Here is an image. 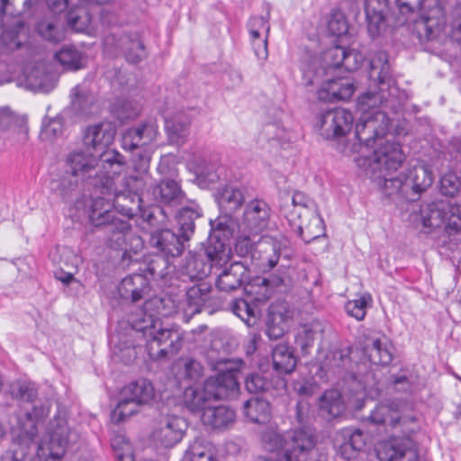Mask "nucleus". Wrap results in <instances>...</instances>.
I'll list each match as a JSON object with an SVG mask.
<instances>
[{
  "mask_svg": "<svg viewBox=\"0 0 461 461\" xmlns=\"http://www.w3.org/2000/svg\"><path fill=\"white\" fill-rule=\"evenodd\" d=\"M153 301H146L144 309L148 310ZM128 322L132 330L141 333L146 340V349L152 360L166 361L176 355L183 347L185 332L177 326L163 327L159 319L146 311H140L129 317Z\"/></svg>",
  "mask_w": 461,
  "mask_h": 461,
  "instance_id": "f03ea898",
  "label": "nucleus"
},
{
  "mask_svg": "<svg viewBox=\"0 0 461 461\" xmlns=\"http://www.w3.org/2000/svg\"><path fill=\"white\" fill-rule=\"evenodd\" d=\"M23 84L32 91L49 93L55 87L56 80L44 68L35 67L26 70Z\"/></svg>",
  "mask_w": 461,
  "mask_h": 461,
  "instance_id": "c9c22d12",
  "label": "nucleus"
},
{
  "mask_svg": "<svg viewBox=\"0 0 461 461\" xmlns=\"http://www.w3.org/2000/svg\"><path fill=\"white\" fill-rule=\"evenodd\" d=\"M447 205L444 202L431 203L420 210V218L425 233L429 234L444 225Z\"/></svg>",
  "mask_w": 461,
  "mask_h": 461,
  "instance_id": "7c9ffc66",
  "label": "nucleus"
},
{
  "mask_svg": "<svg viewBox=\"0 0 461 461\" xmlns=\"http://www.w3.org/2000/svg\"><path fill=\"white\" fill-rule=\"evenodd\" d=\"M150 292L149 280L144 274L134 273L124 277L119 286L118 293L124 300L137 303L145 300Z\"/></svg>",
  "mask_w": 461,
  "mask_h": 461,
  "instance_id": "4be33fe9",
  "label": "nucleus"
},
{
  "mask_svg": "<svg viewBox=\"0 0 461 461\" xmlns=\"http://www.w3.org/2000/svg\"><path fill=\"white\" fill-rule=\"evenodd\" d=\"M55 59L68 70H78L85 65L86 59L74 46H65L55 54Z\"/></svg>",
  "mask_w": 461,
  "mask_h": 461,
  "instance_id": "de8ad7c7",
  "label": "nucleus"
},
{
  "mask_svg": "<svg viewBox=\"0 0 461 461\" xmlns=\"http://www.w3.org/2000/svg\"><path fill=\"white\" fill-rule=\"evenodd\" d=\"M366 160L373 171L380 172L378 177L384 180V176L389 178L388 176L402 166L405 156L398 142L386 140Z\"/></svg>",
  "mask_w": 461,
  "mask_h": 461,
  "instance_id": "4468645a",
  "label": "nucleus"
},
{
  "mask_svg": "<svg viewBox=\"0 0 461 461\" xmlns=\"http://www.w3.org/2000/svg\"><path fill=\"white\" fill-rule=\"evenodd\" d=\"M186 461H217L212 454L210 446L202 438H196L185 450Z\"/></svg>",
  "mask_w": 461,
  "mask_h": 461,
  "instance_id": "864d4df0",
  "label": "nucleus"
},
{
  "mask_svg": "<svg viewBox=\"0 0 461 461\" xmlns=\"http://www.w3.org/2000/svg\"><path fill=\"white\" fill-rule=\"evenodd\" d=\"M342 442L339 439L335 442L336 453L345 460H351L357 456L358 453L366 446V438L362 430L356 429H344L341 430Z\"/></svg>",
  "mask_w": 461,
  "mask_h": 461,
  "instance_id": "5701e85b",
  "label": "nucleus"
},
{
  "mask_svg": "<svg viewBox=\"0 0 461 461\" xmlns=\"http://www.w3.org/2000/svg\"><path fill=\"white\" fill-rule=\"evenodd\" d=\"M189 123V120L182 114L166 118L165 129L169 141L176 145L182 144L188 134Z\"/></svg>",
  "mask_w": 461,
  "mask_h": 461,
  "instance_id": "a19ab883",
  "label": "nucleus"
},
{
  "mask_svg": "<svg viewBox=\"0 0 461 461\" xmlns=\"http://www.w3.org/2000/svg\"><path fill=\"white\" fill-rule=\"evenodd\" d=\"M113 112L116 118L124 122L135 119L140 113V106L133 101H122L115 105Z\"/></svg>",
  "mask_w": 461,
  "mask_h": 461,
  "instance_id": "774afa93",
  "label": "nucleus"
},
{
  "mask_svg": "<svg viewBox=\"0 0 461 461\" xmlns=\"http://www.w3.org/2000/svg\"><path fill=\"white\" fill-rule=\"evenodd\" d=\"M206 392L213 400H227L237 396L240 385L238 377L230 373H219L205 381Z\"/></svg>",
  "mask_w": 461,
  "mask_h": 461,
  "instance_id": "412c9836",
  "label": "nucleus"
},
{
  "mask_svg": "<svg viewBox=\"0 0 461 461\" xmlns=\"http://www.w3.org/2000/svg\"><path fill=\"white\" fill-rule=\"evenodd\" d=\"M321 110L320 127L327 139L344 137L351 131L354 122L351 112L341 107Z\"/></svg>",
  "mask_w": 461,
  "mask_h": 461,
  "instance_id": "2eb2a0df",
  "label": "nucleus"
},
{
  "mask_svg": "<svg viewBox=\"0 0 461 461\" xmlns=\"http://www.w3.org/2000/svg\"><path fill=\"white\" fill-rule=\"evenodd\" d=\"M139 404L131 401L130 398L123 397L122 393L121 399L119 400L116 407L112 411V420L116 423L123 422L131 415L139 411Z\"/></svg>",
  "mask_w": 461,
  "mask_h": 461,
  "instance_id": "4d7b16f0",
  "label": "nucleus"
},
{
  "mask_svg": "<svg viewBox=\"0 0 461 461\" xmlns=\"http://www.w3.org/2000/svg\"><path fill=\"white\" fill-rule=\"evenodd\" d=\"M68 170L80 176L81 181H90L99 189L103 177L118 175L126 164L124 157L115 149H105L98 156L84 147L71 151L66 159Z\"/></svg>",
  "mask_w": 461,
  "mask_h": 461,
  "instance_id": "7ed1b4c3",
  "label": "nucleus"
},
{
  "mask_svg": "<svg viewBox=\"0 0 461 461\" xmlns=\"http://www.w3.org/2000/svg\"><path fill=\"white\" fill-rule=\"evenodd\" d=\"M68 25L76 32H85L92 22V16L85 8L70 10L67 14Z\"/></svg>",
  "mask_w": 461,
  "mask_h": 461,
  "instance_id": "052dcab7",
  "label": "nucleus"
},
{
  "mask_svg": "<svg viewBox=\"0 0 461 461\" xmlns=\"http://www.w3.org/2000/svg\"><path fill=\"white\" fill-rule=\"evenodd\" d=\"M376 456L380 461H418L411 441L392 435L388 439L375 446Z\"/></svg>",
  "mask_w": 461,
  "mask_h": 461,
  "instance_id": "f3484780",
  "label": "nucleus"
},
{
  "mask_svg": "<svg viewBox=\"0 0 461 461\" xmlns=\"http://www.w3.org/2000/svg\"><path fill=\"white\" fill-rule=\"evenodd\" d=\"M201 420L206 426L213 429H223L234 422L235 412L224 405L215 407L209 405L202 412Z\"/></svg>",
  "mask_w": 461,
  "mask_h": 461,
  "instance_id": "473e14b6",
  "label": "nucleus"
},
{
  "mask_svg": "<svg viewBox=\"0 0 461 461\" xmlns=\"http://www.w3.org/2000/svg\"><path fill=\"white\" fill-rule=\"evenodd\" d=\"M104 44L107 51L122 53L130 63H139L146 57L144 45L137 34L109 35Z\"/></svg>",
  "mask_w": 461,
  "mask_h": 461,
  "instance_id": "a211bd4d",
  "label": "nucleus"
},
{
  "mask_svg": "<svg viewBox=\"0 0 461 461\" xmlns=\"http://www.w3.org/2000/svg\"><path fill=\"white\" fill-rule=\"evenodd\" d=\"M123 397H128L139 405L149 403L153 400L155 391L147 379H140L125 385L122 391Z\"/></svg>",
  "mask_w": 461,
  "mask_h": 461,
  "instance_id": "e433bc0d",
  "label": "nucleus"
},
{
  "mask_svg": "<svg viewBox=\"0 0 461 461\" xmlns=\"http://www.w3.org/2000/svg\"><path fill=\"white\" fill-rule=\"evenodd\" d=\"M150 179V176L131 174L122 179V190L143 198L142 192L149 184Z\"/></svg>",
  "mask_w": 461,
  "mask_h": 461,
  "instance_id": "680f3d73",
  "label": "nucleus"
},
{
  "mask_svg": "<svg viewBox=\"0 0 461 461\" xmlns=\"http://www.w3.org/2000/svg\"><path fill=\"white\" fill-rule=\"evenodd\" d=\"M294 311L289 307L285 302H279L272 303L268 311V319L271 321L282 323L283 325H288V322L292 320Z\"/></svg>",
  "mask_w": 461,
  "mask_h": 461,
  "instance_id": "69168bd1",
  "label": "nucleus"
},
{
  "mask_svg": "<svg viewBox=\"0 0 461 461\" xmlns=\"http://www.w3.org/2000/svg\"><path fill=\"white\" fill-rule=\"evenodd\" d=\"M211 269L212 265L206 261L203 254L190 255L184 267L185 275L190 280L197 282H204L203 278L211 273Z\"/></svg>",
  "mask_w": 461,
  "mask_h": 461,
  "instance_id": "a18cd8bd",
  "label": "nucleus"
},
{
  "mask_svg": "<svg viewBox=\"0 0 461 461\" xmlns=\"http://www.w3.org/2000/svg\"><path fill=\"white\" fill-rule=\"evenodd\" d=\"M424 0H392L393 11H396V23L403 24L408 15L417 13Z\"/></svg>",
  "mask_w": 461,
  "mask_h": 461,
  "instance_id": "13d9d810",
  "label": "nucleus"
},
{
  "mask_svg": "<svg viewBox=\"0 0 461 461\" xmlns=\"http://www.w3.org/2000/svg\"><path fill=\"white\" fill-rule=\"evenodd\" d=\"M280 258L279 245L269 240H263L256 245L252 253V264L260 271H270Z\"/></svg>",
  "mask_w": 461,
  "mask_h": 461,
  "instance_id": "b1692460",
  "label": "nucleus"
},
{
  "mask_svg": "<svg viewBox=\"0 0 461 461\" xmlns=\"http://www.w3.org/2000/svg\"><path fill=\"white\" fill-rule=\"evenodd\" d=\"M187 428V421L180 416H163L151 433V440L158 448H171L183 439Z\"/></svg>",
  "mask_w": 461,
  "mask_h": 461,
  "instance_id": "f8f14e48",
  "label": "nucleus"
},
{
  "mask_svg": "<svg viewBox=\"0 0 461 461\" xmlns=\"http://www.w3.org/2000/svg\"><path fill=\"white\" fill-rule=\"evenodd\" d=\"M270 217V208L267 203L260 199H255L249 203L244 212V219L248 226L255 231L264 230Z\"/></svg>",
  "mask_w": 461,
  "mask_h": 461,
  "instance_id": "c756f323",
  "label": "nucleus"
},
{
  "mask_svg": "<svg viewBox=\"0 0 461 461\" xmlns=\"http://www.w3.org/2000/svg\"><path fill=\"white\" fill-rule=\"evenodd\" d=\"M414 30L420 40L431 41L442 32L447 23L444 5L440 0H424L417 11Z\"/></svg>",
  "mask_w": 461,
  "mask_h": 461,
  "instance_id": "9d476101",
  "label": "nucleus"
},
{
  "mask_svg": "<svg viewBox=\"0 0 461 461\" xmlns=\"http://www.w3.org/2000/svg\"><path fill=\"white\" fill-rule=\"evenodd\" d=\"M273 366L281 374H289L296 366V358L293 350L285 344L276 346L272 352Z\"/></svg>",
  "mask_w": 461,
  "mask_h": 461,
  "instance_id": "37998d69",
  "label": "nucleus"
},
{
  "mask_svg": "<svg viewBox=\"0 0 461 461\" xmlns=\"http://www.w3.org/2000/svg\"><path fill=\"white\" fill-rule=\"evenodd\" d=\"M392 346L380 339H374L364 348L370 363L376 366H388L393 361Z\"/></svg>",
  "mask_w": 461,
  "mask_h": 461,
  "instance_id": "79ce46f5",
  "label": "nucleus"
},
{
  "mask_svg": "<svg viewBox=\"0 0 461 461\" xmlns=\"http://www.w3.org/2000/svg\"><path fill=\"white\" fill-rule=\"evenodd\" d=\"M312 45H304L302 49L301 54V71L303 75V85L308 92L315 93V79H316V50L315 44L312 38H309Z\"/></svg>",
  "mask_w": 461,
  "mask_h": 461,
  "instance_id": "c85d7f7f",
  "label": "nucleus"
},
{
  "mask_svg": "<svg viewBox=\"0 0 461 461\" xmlns=\"http://www.w3.org/2000/svg\"><path fill=\"white\" fill-rule=\"evenodd\" d=\"M28 138L25 122L7 109L0 110V149L23 144Z\"/></svg>",
  "mask_w": 461,
  "mask_h": 461,
  "instance_id": "6ab92c4d",
  "label": "nucleus"
},
{
  "mask_svg": "<svg viewBox=\"0 0 461 461\" xmlns=\"http://www.w3.org/2000/svg\"><path fill=\"white\" fill-rule=\"evenodd\" d=\"M344 410V404L338 390L325 391L319 397V416L327 420L338 417Z\"/></svg>",
  "mask_w": 461,
  "mask_h": 461,
  "instance_id": "ea45409f",
  "label": "nucleus"
},
{
  "mask_svg": "<svg viewBox=\"0 0 461 461\" xmlns=\"http://www.w3.org/2000/svg\"><path fill=\"white\" fill-rule=\"evenodd\" d=\"M396 411L392 409L391 405L379 403L371 411L367 419L372 424L384 426L385 431H387V428H391V419H394Z\"/></svg>",
  "mask_w": 461,
  "mask_h": 461,
  "instance_id": "bf43d9fd",
  "label": "nucleus"
},
{
  "mask_svg": "<svg viewBox=\"0 0 461 461\" xmlns=\"http://www.w3.org/2000/svg\"><path fill=\"white\" fill-rule=\"evenodd\" d=\"M152 195L156 202L169 206L181 204L185 195L177 182L166 179L153 187Z\"/></svg>",
  "mask_w": 461,
  "mask_h": 461,
  "instance_id": "cd10ccee",
  "label": "nucleus"
},
{
  "mask_svg": "<svg viewBox=\"0 0 461 461\" xmlns=\"http://www.w3.org/2000/svg\"><path fill=\"white\" fill-rule=\"evenodd\" d=\"M263 447L276 454L275 461H306V453L315 446V437L304 428L281 434L272 426L261 435Z\"/></svg>",
  "mask_w": 461,
  "mask_h": 461,
  "instance_id": "20e7f679",
  "label": "nucleus"
},
{
  "mask_svg": "<svg viewBox=\"0 0 461 461\" xmlns=\"http://www.w3.org/2000/svg\"><path fill=\"white\" fill-rule=\"evenodd\" d=\"M201 217V210L196 205L180 209L176 217L178 233L189 241L194 233L195 221Z\"/></svg>",
  "mask_w": 461,
  "mask_h": 461,
  "instance_id": "4c0bfd02",
  "label": "nucleus"
},
{
  "mask_svg": "<svg viewBox=\"0 0 461 461\" xmlns=\"http://www.w3.org/2000/svg\"><path fill=\"white\" fill-rule=\"evenodd\" d=\"M275 285L268 278L258 277L249 283L245 290L251 300L257 303L267 302L274 293Z\"/></svg>",
  "mask_w": 461,
  "mask_h": 461,
  "instance_id": "09e8293b",
  "label": "nucleus"
},
{
  "mask_svg": "<svg viewBox=\"0 0 461 461\" xmlns=\"http://www.w3.org/2000/svg\"><path fill=\"white\" fill-rule=\"evenodd\" d=\"M211 285L207 282H197L195 285L187 288L184 301L176 302L171 296L165 297L159 302L163 306V315H172L182 312L183 321L188 322L192 317L200 313L205 303L209 300L211 293Z\"/></svg>",
  "mask_w": 461,
  "mask_h": 461,
  "instance_id": "1a4fd4ad",
  "label": "nucleus"
},
{
  "mask_svg": "<svg viewBox=\"0 0 461 461\" xmlns=\"http://www.w3.org/2000/svg\"><path fill=\"white\" fill-rule=\"evenodd\" d=\"M351 350L349 348H334L325 355V359L319 364V374L326 369L341 367L349 359Z\"/></svg>",
  "mask_w": 461,
  "mask_h": 461,
  "instance_id": "6e6d98bb",
  "label": "nucleus"
},
{
  "mask_svg": "<svg viewBox=\"0 0 461 461\" xmlns=\"http://www.w3.org/2000/svg\"><path fill=\"white\" fill-rule=\"evenodd\" d=\"M316 399H312L311 403L307 398H301L296 405V418L300 424L307 425L312 424L315 421V410L313 404Z\"/></svg>",
  "mask_w": 461,
  "mask_h": 461,
  "instance_id": "338daca9",
  "label": "nucleus"
},
{
  "mask_svg": "<svg viewBox=\"0 0 461 461\" xmlns=\"http://www.w3.org/2000/svg\"><path fill=\"white\" fill-rule=\"evenodd\" d=\"M113 176L103 177L99 193L112 196L114 210L122 216L131 219L135 216L141 217L150 226L158 223V214L163 215L164 210L159 206H149L144 208L143 198L131 194L115 186Z\"/></svg>",
  "mask_w": 461,
  "mask_h": 461,
  "instance_id": "0eeeda50",
  "label": "nucleus"
},
{
  "mask_svg": "<svg viewBox=\"0 0 461 461\" xmlns=\"http://www.w3.org/2000/svg\"><path fill=\"white\" fill-rule=\"evenodd\" d=\"M111 447L117 461H135L132 445L123 432H113L111 438Z\"/></svg>",
  "mask_w": 461,
  "mask_h": 461,
  "instance_id": "3c124183",
  "label": "nucleus"
},
{
  "mask_svg": "<svg viewBox=\"0 0 461 461\" xmlns=\"http://www.w3.org/2000/svg\"><path fill=\"white\" fill-rule=\"evenodd\" d=\"M169 259L162 255L154 256L144 271L154 279H163L170 273Z\"/></svg>",
  "mask_w": 461,
  "mask_h": 461,
  "instance_id": "e2e57ef3",
  "label": "nucleus"
},
{
  "mask_svg": "<svg viewBox=\"0 0 461 461\" xmlns=\"http://www.w3.org/2000/svg\"><path fill=\"white\" fill-rule=\"evenodd\" d=\"M77 438L76 433L72 432L64 420L57 421V424L51 425L48 442L41 440L38 443V454L47 455L45 450L49 451L50 458L59 459L63 456L69 443Z\"/></svg>",
  "mask_w": 461,
  "mask_h": 461,
  "instance_id": "dca6fc26",
  "label": "nucleus"
},
{
  "mask_svg": "<svg viewBox=\"0 0 461 461\" xmlns=\"http://www.w3.org/2000/svg\"><path fill=\"white\" fill-rule=\"evenodd\" d=\"M247 189L233 185H225L218 190L215 196L220 210L227 216L239 211L246 199Z\"/></svg>",
  "mask_w": 461,
  "mask_h": 461,
  "instance_id": "bb28decb",
  "label": "nucleus"
},
{
  "mask_svg": "<svg viewBox=\"0 0 461 461\" xmlns=\"http://www.w3.org/2000/svg\"><path fill=\"white\" fill-rule=\"evenodd\" d=\"M153 245L164 253L165 257L176 258L182 255L187 240L171 230H162L151 238Z\"/></svg>",
  "mask_w": 461,
  "mask_h": 461,
  "instance_id": "393cba45",
  "label": "nucleus"
},
{
  "mask_svg": "<svg viewBox=\"0 0 461 461\" xmlns=\"http://www.w3.org/2000/svg\"><path fill=\"white\" fill-rule=\"evenodd\" d=\"M327 28L331 36L338 41H344L348 32V22L345 14L339 9H333L327 20Z\"/></svg>",
  "mask_w": 461,
  "mask_h": 461,
  "instance_id": "8fccbe9b",
  "label": "nucleus"
},
{
  "mask_svg": "<svg viewBox=\"0 0 461 461\" xmlns=\"http://www.w3.org/2000/svg\"><path fill=\"white\" fill-rule=\"evenodd\" d=\"M421 429L419 418L414 414H402L396 413L394 419H391V429L393 435L401 437V438H409L414 447L415 442L413 436L418 433Z\"/></svg>",
  "mask_w": 461,
  "mask_h": 461,
  "instance_id": "72a5a7b5",
  "label": "nucleus"
},
{
  "mask_svg": "<svg viewBox=\"0 0 461 461\" xmlns=\"http://www.w3.org/2000/svg\"><path fill=\"white\" fill-rule=\"evenodd\" d=\"M246 274L247 268L243 263H232L219 275L216 285L223 292L234 291L242 285Z\"/></svg>",
  "mask_w": 461,
  "mask_h": 461,
  "instance_id": "2f4dec72",
  "label": "nucleus"
},
{
  "mask_svg": "<svg viewBox=\"0 0 461 461\" xmlns=\"http://www.w3.org/2000/svg\"><path fill=\"white\" fill-rule=\"evenodd\" d=\"M346 49L345 41H338L335 40L332 45L321 53L319 66L321 65L326 72L340 68Z\"/></svg>",
  "mask_w": 461,
  "mask_h": 461,
  "instance_id": "49530a36",
  "label": "nucleus"
},
{
  "mask_svg": "<svg viewBox=\"0 0 461 461\" xmlns=\"http://www.w3.org/2000/svg\"><path fill=\"white\" fill-rule=\"evenodd\" d=\"M203 255L212 265V267L213 266H222L230 258V249L228 245L217 240L215 243L210 244Z\"/></svg>",
  "mask_w": 461,
  "mask_h": 461,
  "instance_id": "603ef678",
  "label": "nucleus"
},
{
  "mask_svg": "<svg viewBox=\"0 0 461 461\" xmlns=\"http://www.w3.org/2000/svg\"><path fill=\"white\" fill-rule=\"evenodd\" d=\"M49 413L43 405L33 406L32 411L20 412L16 415V422L12 425L11 436L14 444L23 452H26L35 442L38 435L37 424Z\"/></svg>",
  "mask_w": 461,
  "mask_h": 461,
  "instance_id": "9b49d317",
  "label": "nucleus"
},
{
  "mask_svg": "<svg viewBox=\"0 0 461 461\" xmlns=\"http://www.w3.org/2000/svg\"><path fill=\"white\" fill-rule=\"evenodd\" d=\"M244 414L253 422L265 424L270 420L271 409L267 401L251 398L244 402Z\"/></svg>",
  "mask_w": 461,
  "mask_h": 461,
  "instance_id": "c03bdc74",
  "label": "nucleus"
},
{
  "mask_svg": "<svg viewBox=\"0 0 461 461\" xmlns=\"http://www.w3.org/2000/svg\"><path fill=\"white\" fill-rule=\"evenodd\" d=\"M80 176L67 170L59 178L51 182V190L66 202L79 194Z\"/></svg>",
  "mask_w": 461,
  "mask_h": 461,
  "instance_id": "f704fd0d",
  "label": "nucleus"
},
{
  "mask_svg": "<svg viewBox=\"0 0 461 461\" xmlns=\"http://www.w3.org/2000/svg\"><path fill=\"white\" fill-rule=\"evenodd\" d=\"M368 73L369 79L375 83L379 91H366L358 96L357 109L360 116L356 123L355 135L360 144L372 148L377 140L388 133L391 125L388 115L376 107L385 99L384 92L390 91L395 84L385 51H377L370 59Z\"/></svg>",
  "mask_w": 461,
  "mask_h": 461,
  "instance_id": "f257e3e1",
  "label": "nucleus"
},
{
  "mask_svg": "<svg viewBox=\"0 0 461 461\" xmlns=\"http://www.w3.org/2000/svg\"><path fill=\"white\" fill-rule=\"evenodd\" d=\"M446 208L444 232L449 239L461 231V204L448 203Z\"/></svg>",
  "mask_w": 461,
  "mask_h": 461,
  "instance_id": "5fc2aeb1",
  "label": "nucleus"
},
{
  "mask_svg": "<svg viewBox=\"0 0 461 461\" xmlns=\"http://www.w3.org/2000/svg\"><path fill=\"white\" fill-rule=\"evenodd\" d=\"M433 183L431 170L425 165H417L407 173L396 177L386 178L384 176V190L387 195L400 194L406 200L416 201Z\"/></svg>",
  "mask_w": 461,
  "mask_h": 461,
  "instance_id": "6e6552de",
  "label": "nucleus"
},
{
  "mask_svg": "<svg viewBox=\"0 0 461 461\" xmlns=\"http://www.w3.org/2000/svg\"><path fill=\"white\" fill-rule=\"evenodd\" d=\"M158 134V124L154 121L142 122L128 129L122 135V146L123 149L134 151L140 149L137 158L133 159V173L150 176L149 165L153 153L152 144Z\"/></svg>",
  "mask_w": 461,
  "mask_h": 461,
  "instance_id": "423d86ee",
  "label": "nucleus"
},
{
  "mask_svg": "<svg viewBox=\"0 0 461 461\" xmlns=\"http://www.w3.org/2000/svg\"><path fill=\"white\" fill-rule=\"evenodd\" d=\"M364 9L367 32L373 39L384 34L390 20L397 23L392 0H364Z\"/></svg>",
  "mask_w": 461,
  "mask_h": 461,
  "instance_id": "ddd939ff",
  "label": "nucleus"
},
{
  "mask_svg": "<svg viewBox=\"0 0 461 461\" xmlns=\"http://www.w3.org/2000/svg\"><path fill=\"white\" fill-rule=\"evenodd\" d=\"M353 81L348 77L322 79L319 87V99L330 96L333 100H348L355 92Z\"/></svg>",
  "mask_w": 461,
  "mask_h": 461,
  "instance_id": "a878e982",
  "label": "nucleus"
},
{
  "mask_svg": "<svg viewBox=\"0 0 461 461\" xmlns=\"http://www.w3.org/2000/svg\"><path fill=\"white\" fill-rule=\"evenodd\" d=\"M212 400V397L206 392L205 384L203 388L188 386L183 393V403L192 412H203Z\"/></svg>",
  "mask_w": 461,
  "mask_h": 461,
  "instance_id": "58836bf2",
  "label": "nucleus"
},
{
  "mask_svg": "<svg viewBox=\"0 0 461 461\" xmlns=\"http://www.w3.org/2000/svg\"><path fill=\"white\" fill-rule=\"evenodd\" d=\"M232 312L240 318L249 327L257 322V314L254 308L244 299H237L231 304Z\"/></svg>",
  "mask_w": 461,
  "mask_h": 461,
  "instance_id": "0e129e2a",
  "label": "nucleus"
},
{
  "mask_svg": "<svg viewBox=\"0 0 461 461\" xmlns=\"http://www.w3.org/2000/svg\"><path fill=\"white\" fill-rule=\"evenodd\" d=\"M115 128L109 122L90 125L83 132V147L86 150L99 152L106 149L113 140Z\"/></svg>",
  "mask_w": 461,
  "mask_h": 461,
  "instance_id": "aec40b11",
  "label": "nucleus"
},
{
  "mask_svg": "<svg viewBox=\"0 0 461 461\" xmlns=\"http://www.w3.org/2000/svg\"><path fill=\"white\" fill-rule=\"evenodd\" d=\"M86 212L93 226L105 228L109 246L116 249H122L131 224L116 217L112 196L101 193L95 194L87 205Z\"/></svg>",
  "mask_w": 461,
  "mask_h": 461,
  "instance_id": "39448f33",
  "label": "nucleus"
}]
</instances>
